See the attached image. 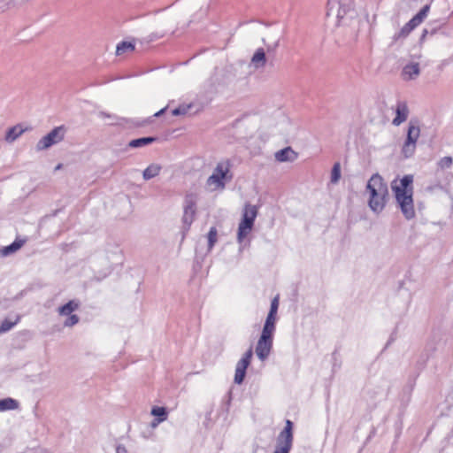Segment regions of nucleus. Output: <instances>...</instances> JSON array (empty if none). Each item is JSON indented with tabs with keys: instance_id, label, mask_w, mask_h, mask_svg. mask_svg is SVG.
<instances>
[{
	"instance_id": "nucleus-1",
	"label": "nucleus",
	"mask_w": 453,
	"mask_h": 453,
	"mask_svg": "<svg viewBox=\"0 0 453 453\" xmlns=\"http://www.w3.org/2000/svg\"><path fill=\"white\" fill-rule=\"evenodd\" d=\"M413 175H404L401 180H395L391 183V188L398 206L404 218L408 220L415 217L413 204Z\"/></svg>"
},
{
	"instance_id": "nucleus-2",
	"label": "nucleus",
	"mask_w": 453,
	"mask_h": 453,
	"mask_svg": "<svg viewBox=\"0 0 453 453\" xmlns=\"http://www.w3.org/2000/svg\"><path fill=\"white\" fill-rule=\"evenodd\" d=\"M233 179L231 173V164L229 160L219 162L214 168L212 174L206 180V185L211 190H223L226 184Z\"/></svg>"
},
{
	"instance_id": "nucleus-3",
	"label": "nucleus",
	"mask_w": 453,
	"mask_h": 453,
	"mask_svg": "<svg viewBox=\"0 0 453 453\" xmlns=\"http://www.w3.org/2000/svg\"><path fill=\"white\" fill-rule=\"evenodd\" d=\"M335 16L337 25L345 24V19L356 16L354 0H328L327 16Z\"/></svg>"
},
{
	"instance_id": "nucleus-4",
	"label": "nucleus",
	"mask_w": 453,
	"mask_h": 453,
	"mask_svg": "<svg viewBox=\"0 0 453 453\" xmlns=\"http://www.w3.org/2000/svg\"><path fill=\"white\" fill-rule=\"evenodd\" d=\"M257 214V210L256 206L251 204L245 205L242 213V219L238 226L237 238L239 242H242L252 229Z\"/></svg>"
},
{
	"instance_id": "nucleus-5",
	"label": "nucleus",
	"mask_w": 453,
	"mask_h": 453,
	"mask_svg": "<svg viewBox=\"0 0 453 453\" xmlns=\"http://www.w3.org/2000/svg\"><path fill=\"white\" fill-rule=\"evenodd\" d=\"M420 135V128L417 120H411L409 122L407 137L402 148V152L404 157H411L416 150V143Z\"/></svg>"
},
{
	"instance_id": "nucleus-6",
	"label": "nucleus",
	"mask_w": 453,
	"mask_h": 453,
	"mask_svg": "<svg viewBox=\"0 0 453 453\" xmlns=\"http://www.w3.org/2000/svg\"><path fill=\"white\" fill-rule=\"evenodd\" d=\"M292 429L293 423L287 420L285 428L277 437L276 449L273 453H289L293 443Z\"/></svg>"
},
{
	"instance_id": "nucleus-7",
	"label": "nucleus",
	"mask_w": 453,
	"mask_h": 453,
	"mask_svg": "<svg viewBox=\"0 0 453 453\" xmlns=\"http://www.w3.org/2000/svg\"><path fill=\"white\" fill-rule=\"evenodd\" d=\"M65 134V127L64 126L53 128L48 134L43 136L36 144L37 150H47L54 144L64 140Z\"/></svg>"
},
{
	"instance_id": "nucleus-8",
	"label": "nucleus",
	"mask_w": 453,
	"mask_h": 453,
	"mask_svg": "<svg viewBox=\"0 0 453 453\" xmlns=\"http://www.w3.org/2000/svg\"><path fill=\"white\" fill-rule=\"evenodd\" d=\"M273 347V334L262 333L256 347L257 357L264 361L270 355Z\"/></svg>"
},
{
	"instance_id": "nucleus-9",
	"label": "nucleus",
	"mask_w": 453,
	"mask_h": 453,
	"mask_svg": "<svg viewBox=\"0 0 453 453\" xmlns=\"http://www.w3.org/2000/svg\"><path fill=\"white\" fill-rule=\"evenodd\" d=\"M253 356L252 347L244 353L243 357L238 361L235 368L234 382L236 384H242L246 374V369L250 365V361Z\"/></svg>"
},
{
	"instance_id": "nucleus-10",
	"label": "nucleus",
	"mask_w": 453,
	"mask_h": 453,
	"mask_svg": "<svg viewBox=\"0 0 453 453\" xmlns=\"http://www.w3.org/2000/svg\"><path fill=\"white\" fill-rule=\"evenodd\" d=\"M366 188L370 194L380 196H388V194L387 184L383 181L382 177L378 173H375L371 177Z\"/></svg>"
},
{
	"instance_id": "nucleus-11",
	"label": "nucleus",
	"mask_w": 453,
	"mask_h": 453,
	"mask_svg": "<svg viewBox=\"0 0 453 453\" xmlns=\"http://www.w3.org/2000/svg\"><path fill=\"white\" fill-rule=\"evenodd\" d=\"M420 73L419 64L417 62H411L406 64L402 70L401 77L403 81L415 80Z\"/></svg>"
},
{
	"instance_id": "nucleus-12",
	"label": "nucleus",
	"mask_w": 453,
	"mask_h": 453,
	"mask_svg": "<svg viewBox=\"0 0 453 453\" xmlns=\"http://www.w3.org/2000/svg\"><path fill=\"white\" fill-rule=\"evenodd\" d=\"M267 41L264 39L263 42L266 45L267 52H274L280 44V32L277 29H268L266 33Z\"/></svg>"
},
{
	"instance_id": "nucleus-13",
	"label": "nucleus",
	"mask_w": 453,
	"mask_h": 453,
	"mask_svg": "<svg viewBox=\"0 0 453 453\" xmlns=\"http://www.w3.org/2000/svg\"><path fill=\"white\" fill-rule=\"evenodd\" d=\"M409 116V109L404 102H398L395 107V117L392 120L394 126H399L404 122Z\"/></svg>"
},
{
	"instance_id": "nucleus-14",
	"label": "nucleus",
	"mask_w": 453,
	"mask_h": 453,
	"mask_svg": "<svg viewBox=\"0 0 453 453\" xmlns=\"http://www.w3.org/2000/svg\"><path fill=\"white\" fill-rule=\"evenodd\" d=\"M296 158L297 153L291 147H287L275 153V159L278 162H293Z\"/></svg>"
},
{
	"instance_id": "nucleus-15",
	"label": "nucleus",
	"mask_w": 453,
	"mask_h": 453,
	"mask_svg": "<svg viewBox=\"0 0 453 453\" xmlns=\"http://www.w3.org/2000/svg\"><path fill=\"white\" fill-rule=\"evenodd\" d=\"M266 56L263 48H258L250 59V65L255 69L263 68L266 65Z\"/></svg>"
},
{
	"instance_id": "nucleus-16",
	"label": "nucleus",
	"mask_w": 453,
	"mask_h": 453,
	"mask_svg": "<svg viewBox=\"0 0 453 453\" xmlns=\"http://www.w3.org/2000/svg\"><path fill=\"white\" fill-rule=\"evenodd\" d=\"M386 197H387V196L370 194V199H369L370 208L375 212L381 211L386 203Z\"/></svg>"
},
{
	"instance_id": "nucleus-17",
	"label": "nucleus",
	"mask_w": 453,
	"mask_h": 453,
	"mask_svg": "<svg viewBox=\"0 0 453 453\" xmlns=\"http://www.w3.org/2000/svg\"><path fill=\"white\" fill-rule=\"evenodd\" d=\"M196 213V204L193 202H188L184 208V215L182 218L184 225L188 228L194 220Z\"/></svg>"
},
{
	"instance_id": "nucleus-18",
	"label": "nucleus",
	"mask_w": 453,
	"mask_h": 453,
	"mask_svg": "<svg viewBox=\"0 0 453 453\" xmlns=\"http://www.w3.org/2000/svg\"><path fill=\"white\" fill-rule=\"evenodd\" d=\"M23 240H16L12 244L0 249V257H6L19 250L24 244Z\"/></svg>"
},
{
	"instance_id": "nucleus-19",
	"label": "nucleus",
	"mask_w": 453,
	"mask_h": 453,
	"mask_svg": "<svg viewBox=\"0 0 453 453\" xmlns=\"http://www.w3.org/2000/svg\"><path fill=\"white\" fill-rule=\"evenodd\" d=\"M24 132H25V129H23L21 126H19V125L14 126L7 130L6 134H5V141L7 142H13Z\"/></svg>"
},
{
	"instance_id": "nucleus-20",
	"label": "nucleus",
	"mask_w": 453,
	"mask_h": 453,
	"mask_svg": "<svg viewBox=\"0 0 453 453\" xmlns=\"http://www.w3.org/2000/svg\"><path fill=\"white\" fill-rule=\"evenodd\" d=\"M162 166L158 164L150 165L142 173V177L145 180H149L157 176L161 172Z\"/></svg>"
},
{
	"instance_id": "nucleus-21",
	"label": "nucleus",
	"mask_w": 453,
	"mask_h": 453,
	"mask_svg": "<svg viewBox=\"0 0 453 453\" xmlns=\"http://www.w3.org/2000/svg\"><path fill=\"white\" fill-rule=\"evenodd\" d=\"M79 302L75 300L69 301L66 304L58 308V313L62 316L70 315L73 311L79 308Z\"/></svg>"
},
{
	"instance_id": "nucleus-22",
	"label": "nucleus",
	"mask_w": 453,
	"mask_h": 453,
	"mask_svg": "<svg viewBox=\"0 0 453 453\" xmlns=\"http://www.w3.org/2000/svg\"><path fill=\"white\" fill-rule=\"evenodd\" d=\"M19 408L18 401L12 398H4L0 400V411L16 410Z\"/></svg>"
},
{
	"instance_id": "nucleus-23",
	"label": "nucleus",
	"mask_w": 453,
	"mask_h": 453,
	"mask_svg": "<svg viewBox=\"0 0 453 453\" xmlns=\"http://www.w3.org/2000/svg\"><path fill=\"white\" fill-rule=\"evenodd\" d=\"M430 5L426 4L422 9L411 19L414 26L418 27L427 16Z\"/></svg>"
},
{
	"instance_id": "nucleus-24",
	"label": "nucleus",
	"mask_w": 453,
	"mask_h": 453,
	"mask_svg": "<svg viewBox=\"0 0 453 453\" xmlns=\"http://www.w3.org/2000/svg\"><path fill=\"white\" fill-rule=\"evenodd\" d=\"M415 27L416 26H414V24L411 23V20H410L401 28V30L397 34L394 35V41L405 38Z\"/></svg>"
},
{
	"instance_id": "nucleus-25",
	"label": "nucleus",
	"mask_w": 453,
	"mask_h": 453,
	"mask_svg": "<svg viewBox=\"0 0 453 453\" xmlns=\"http://www.w3.org/2000/svg\"><path fill=\"white\" fill-rule=\"evenodd\" d=\"M275 315L268 313L262 333L273 334L275 330Z\"/></svg>"
},
{
	"instance_id": "nucleus-26",
	"label": "nucleus",
	"mask_w": 453,
	"mask_h": 453,
	"mask_svg": "<svg viewBox=\"0 0 453 453\" xmlns=\"http://www.w3.org/2000/svg\"><path fill=\"white\" fill-rule=\"evenodd\" d=\"M154 141H156L155 137H142V138L134 139V140L130 141L129 146L132 148H139V147H142V146L150 144Z\"/></svg>"
},
{
	"instance_id": "nucleus-27",
	"label": "nucleus",
	"mask_w": 453,
	"mask_h": 453,
	"mask_svg": "<svg viewBox=\"0 0 453 453\" xmlns=\"http://www.w3.org/2000/svg\"><path fill=\"white\" fill-rule=\"evenodd\" d=\"M151 414L153 416L157 417V423H160V422L165 420L167 418V411L165 407H157V406L153 407L151 410Z\"/></svg>"
},
{
	"instance_id": "nucleus-28",
	"label": "nucleus",
	"mask_w": 453,
	"mask_h": 453,
	"mask_svg": "<svg viewBox=\"0 0 453 453\" xmlns=\"http://www.w3.org/2000/svg\"><path fill=\"white\" fill-rule=\"evenodd\" d=\"M194 106L193 103L190 104H182L179 105L176 109L172 111L173 116L186 115L188 113L189 110Z\"/></svg>"
},
{
	"instance_id": "nucleus-29",
	"label": "nucleus",
	"mask_w": 453,
	"mask_h": 453,
	"mask_svg": "<svg viewBox=\"0 0 453 453\" xmlns=\"http://www.w3.org/2000/svg\"><path fill=\"white\" fill-rule=\"evenodd\" d=\"M134 50V44H132L131 42H122L121 43H119L117 46L116 54L119 56V55L126 53L127 51H133Z\"/></svg>"
},
{
	"instance_id": "nucleus-30",
	"label": "nucleus",
	"mask_w": 453,
	"mask_h": 453,
	"mask_svg": "<svg viewBox=\"0 0 453 453\" xmlns=\"http://www.w3.org/2000/svg\"><path fill=\"white\" fill-rule=\"evenodd\" d=\"M341 177V166L340 163H335L333 166L332 173H331V181L333 183L338 182Z\"/></svg>"
},
{
	"instance_id": "nucleus-31",
	"label": "nucleus",
	"mask_w": 453,
	"mask_h": 453,
	"mask_svg": "<svg viewBox=\"0 0 453 453\" xmlns=\"http://www.w3.org/2000/svg\"><path fill=\"white\" fill-rule=\"evenodd\" d=\"M217 234H218V232H217V229L216 227H211L208 233V246H209V249H211L214 244L216 243L217 242Z\"/></svg>"
},
{
	"instance_id": "nucleus-32",
	"label": "nucleus",
	"mask_w": 453,
	"mask_h": 453,
	"mask_svg": "<svg viewBox=\"0 0 453 453\" xmlns=\"http://www.w3.org/2000/svg\"><path fill=\"white\" fill-rule=\"evenodd\" d=\"M15 324L16 321L12 322L8 319L4 320L0 326V334L9 331L11 328H12V326H14Z\"/></svg>"
},
{
	"instance_id": "nucleus-33",
	"label": "nucleus",
	"mask_w": 453,
	"mask_h": 453,
	"mask_svg": "<svg viewBox=\"0 0 453 453\" xmlns=\"http://www.w3.org/2000/svg\"><path fill=\"white\" fill-rule=\"evenodd\" d=\"M79 320H80V319L77 315H75V314L70 315L64 322V326H73L76 325L79 322Z\"/></svg>"
},
{
	"instance_id": "nucleus-34",
	"label": "nucleus",
	"mask_w": 453,
	"mask_h": 453,
	"mask_svg": "<svg viewBox=\"0 0 453 453\" xmlns=\"http://www.w3.org/2000/svg\"><path fill=\"white\" fill-rule=\"evenodd\" d=\"M452 157H442L440 162L439 165L441 168H449L452 165Z\"/></svg>"
},
{
	"instance_id": "nucleus-35",
	"label": "nucleus",
	"mask_w": 453,
	"mask_h": 453,
	"mask_svg": "<svg viewBox=\"0 0 453 453\" xmlns=\"http://www.w3.org/2000/svg\"><path fill=\"white\" fill-rule=\"evenodd\" d=\"M279 307V299L278 297H274L271 303V308L269 313L276 316L277 311Z\"/></svg>"
},
{
	"instance_id": "nucleus-36",
	"label": "nucleus",
	"mask_w": 453,
	"mask_h": 453,
	"mask_svg": "<svg viewBox=\"0 0 453 453\" xmlns=\"http://www.w3.org/2000/svg\"><path fill=\"white\" fill-rule=\"evenodd\" d=\"M117 453H127V449L122 445H118L116 448Z\"/></svg>"
},
{
	"instance_id": "nucleus-37",
	"label": "nucleus",
	"mask_w": 453,
	"mask_h": 453,
	"mask_svg": "<svg viewBox=\"0 0 453 453\" xmlns=\"http://www.w3.org/2000/svg\"><path fill=\"white\" fill-rule=\"evenodd\" d=\"M99 115H100V117H102V118L115 119V117H114V116H112V115H111V114L107 113V112H104V111H101V112H99Z\"/></svg>"
},
{
	"instance_id": "nucleus-38",
	"label": "nucleus",
	"mask_w": 453,
	"mask_h": 453,
	"mask_svg": "<svg viewBox=\"0 0 453 453\" xmlns=\"http://www.w3.org/2000/svg\"><path fill=\"white\" fill-rule=\"evenodd\" d=\"M165 110H166V107H165L164 109H162V110H160L159 111L156 112L154 116H155V117H159V116H161V115L165 111Z\"/></svg>"
},
{
	"instance_id": "nucleus-39",
	"label": "nucleus",
	"mask_w": 453,
	"mask_h": 453,
	"mask_svg": "<svg viewBox=\"0 0 453 453\" xmlns=\"http://www.w3.org/2000/svg\"><path fill=\"white\" fill-rule=\"evenodd\" d=\"M63 165L62 164H58L56 167H55V171H58L62 168Z\"/></svg>"
},
{
	"instance_id": "nucleus-40",
	"label": "nucleus",
	"mask_w": 453,
	"mask_h": 453,
	"mask_svg": "<svg viewBox=\"0 0 453 453\" xmlns=\"http://www.w3.org/2000/svg\"><path fill=\"white\" fill-rule=\"evenodd\" d=\"M157 424H158V423L157 422V418H156V419H155V420H153V422H152V426H157Z\"/></svg>"
}]
</instances>
